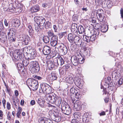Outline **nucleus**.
<instances>
[{"mask_svg": "<svg viewBox=\"0 0 123 123\" xmlns=\"http://www.w3.org/2000/svg\"><path fill=\"white\" fill-rule=\"evenodd\" d=\"M17 67L18 70L20 72H22L24 69V68L22 66V64L18 63L17 64Z\"/></svg>", "mask_w": 123, "mask_h": 123, "instance_id": "35", "label": "nucleus"}, {"mask_svg": "<svg viewBox=\"0 0 123 123\" xmlns=\"http://www.w3.org/2000/svg\"><path fill=\"white\" fill-rule=\"evenodd\" d=\"M22 61L23 65L25 67L27 66L29 63V61L25 59H24V58H23Z\"/></svg>", "mask_w": 123, "mask_h": 123, "instance_id": "38", "label": "nucleus"}, {"mask_svg": "<svg viewBox=\"0 0 123 123\" xmlns=\"http://www.w3.org/2000/svg\"><path fill=\"white\" fill-rule=\"evenodd\" d=\"M46 123H53L52 121L49 119L47 118Z\"/></svg>", "mask_w": 123, "mask_h": 123, "instance_id": "57", "label": "nucleus"}, {"mask_svg": "<svg viewBox=\"0 0 123 123\" xmlns=\"http://www.w3.org/2000/svg\"><path fill=\"white\" fill-rule=\"evenodd\" d=\"M29 33V34L30 36H32L33 34H34V31L33 30V28L31 29L29 31H28Z\"/></svg>", "mask_w": 123, "mask_h": 123, "instance_id": "51", "label": "nucleus"}, {"mask_svg": "<svg viewBox=\"0 0 123 123\" xmlns=\"http://www.w3.org/2000/svg\"><path fill=\"white\" fill-rule=\"evenodd\" d=\"M46 63L49 69H51L54 68V64L52 62V60H49L46 61Z\"/></svg>", "mask_w": 123, "mask_h": 123, "instance_id": "20", "label": "nucleus"}, {"mask_svg": "<svg viewBox=\"0 0 123 123\" xmlns=\"http://www.w3.org/2000/svg\"><path fill=\"white\" fill-rule=\"evenodd\" d=\"M10 106L11 105L10 103L9 102H7V108L8 110H9L10 109Z\"/></svg>", "mask_w": 123, "mask_h": 123, "instance_id": "61", "label": "nucleus"}, {"mask_svg": "<svg viewBox=\"0 0 123 123\" xmlns=\"http://www.w3.org/2000/svg\"><path fill=\"white\" fill-rule=\"evenodd\" d=\"M120 14L121 17L123 18V9L122 8L120 10Z\"/></svg>", "mask_w": 123, "mask_h": 123, "instance_id": "64", "label": "nucleus"}, {"mask_svg": "<svg viewBox=\"0 0 123 123\" xmlns=\"http://www.w3.org/2000/svg\"><path fill=\"white\" fill-rule=\"evenodd\" d=\"M83 38L84 40L86 41L87 43H89L91 41V40L90 39L91 38H90V36L85 35L83 36Z\"/></svg>", "mask_w": 123, "mask_h": 123, "instance_id": "41", "label": "nucleus"}, {"mask_svg": "<svg viewBox=\"0 0 123 123\" xmlns=\"http://www.w3.org/2000/svg\"><path fill=\"white\" fill-rule=\"evenodd\" d=\"M15 11L16 12H22V9L21 8L17 7V6L16 8H15Z\"/></svg>", "mask_w": 123, "mask_h": 123, "instance_id": "52", "label": "nucleus"}, {"mask_svg": "<svg viewBox=\"0 0 123 123\" xmlns=\"http://www.w3.org/2000/svg\"><path fill=\"white\" fill-rule=\"evenodd\" d=\"M34 19L36 23L40 26H43L45 22V18L42 17H36Z\"/></svg>", "mask_w": 123, "mask_h": 123, "instance_id": "7", "label": "nucleus"}, {"mask_svg": "<svg viewBox=\"0 0 123 123\" xmlns=\"http://www.w3.org/2000/svg\"><path fill=\"white\" fill-rule=\"evenodd\" d=\"M47 34L49 36V37L53 36L54 35V33L53 32V31L51 30H50L47 32Z\"/></svg>", "mask_w": 123, "mask_h": 123, "instance_id": "49", "label": "nucleus"}, {"mask_svg": "<svg viewBox=\"0 0 123 123\" xmlns=\"http://www.w3.org/2000/svg\"><path fill=\"white\" fill-rule=\"evenodd\" d=\"M12 24L13 26L16 27H18L20 25V23L19 20L16 19L13 21Z\"/></svg>", "mask_w": 123, "mask_h": 123, "instance_id": "30", "label": "nucleus"}, {"mask_svg": "<svg viewBox=\"0 0 123 123\" xmlns=\"http://www.w3.org/2000/svg\"><path fill=\"white\" fill-rule=\"evenodd\" d=\"M53 28L54 29L55 32H57L58 28L56 25H54L53 26Z\"/></svg>", "mask_w": 123, "mask_h": 123, "instance_id": "58", "label": "nucleus"}, {"mask_svg": "<svg viewBox=\"0 0 123 123\" xmlns=\"http://www.w3.org/2000/svg\"><path fill=\"white\" fill-rule=\"evenodd\" d=\"M77 58L78 63L82 64L84 62L85 59L81 55H77Z\"/></svg>", "mask_w": 123, "mask_h": 123, "instance_id": "33", "label": "nucleus"}, {"mask_svg": "<svg viewBox=\"0 0 123 123\" xmlns=\"http://www.w3.org/2000/svg\"><path fill=\"white\" fill-rule=\"evenodd\" d=\"M78 32L80 34H82L84 33L85 31L83 27L81 25H80L78 26Z\"/></svg>", "mask_w": 123, "mask_h": 123, "instance_id": "36", "label": "nucleus"}, {"mask_svg": "<svg viewBox=\"0 0 123 123\" xmlns=\"http://www.w3.org/2000/svg\"><path fill=\"white\" fill-rule=\"evenodd\" d=\"M65 80L66 82L71 85L70 86L73 85L74 80L72 77H68L65 79Z\"/></svg>", "mask_w": 123, "mask_h": 123, "instance_id": "23", "label": "nucleus"}, {"mask_svg": "<svg viewBox=\"0 0 123 123\" xmlns=\"http://www.w3.org/2000/svg\"><path fill=\"white\" fill-rule=\"evenodd\" d=\"M73 116L74 118H79L81 116V114L79 112H76L73 114Z\"/></svg>", "mask_w": 123, "mask_h": 123, "instance_id": "42", "label": "nucleus"}, {"mask_svg": "<svg viewBox=\"0 0 123 123\" xmlns=\"http://www.w3.org/2000/svg\"><path fill=\"white\" fill-rule=\"evenodd\" d=\"M73 85L70 86L68 85V88L70 89V92L72 94L71 97L72 96L73 98L77 99H79L80 98L81 95H80V91L79 89L77 88L75 89L73 86Z\"/></svg>", "mask_w": 123, "mask_h": 123, "instance_id": "2", "label": "nucleus"}, {"mask_svg": "<svg viewBox=\"0 0 123 123\" xmlns=\"http://www.w3.org/2000/svg\"><path fill=\"white\" fill-rule=\"evenodd\" d=\"M36 55L37 53L35 50L33 49L31 53L29 54L30 58H29L31 59H34L35 58Z\"/></svg>", "mask_w": 123, "mask_h": 123, "instance_id": "21", "label": "nucleus"}, {"mask_svg": "<svg viewBox=\"0 0 123 123\" xmlns=\"http://www.w3.org/2000/svg\"><path fill=\"white\" fill-rule=\"evenodd\" d=\"M78 120L75 119H73L72 121V123H78Z\"/></svg>", "mask_w": 123, "mask_h": 123, "instance_id": "63", "label": "nucleus"}, {"mask_svg": "<svg viewBox=\"0 0 123 123\" xmlns=\"http://www.w3.org/2000/svg\"><path fill=\"white\" fill-rule=\"evenodd\" d=\"M19 40L23 44L25 45L28 44L30 41V37L27 35H22L20 37Z\"/></svg>", "mask_w": 123, "mask_h": 123, "instance_id": "12", "label": "nucleus"}, {"mask_svg": "<svg viewBox=\"0 0 123 123\" xmlns=\"http://www.w3.org/2000/svg\"><path fill=\"white\" fill-rule=\"evenodd\" d=\"M35 25L36 30L38 34H39L40 32L41 31L43 28V27H42V26H40L37 23L35 24Z\"/></svg>", "mask_w": 123, "mask_h": 123, "instance_id": "27", "label": "nucleus"}, {"mask_svg": "<svg viewBox=\"0 0 123 123\" xmlns=\"http://www.w3.org/2000/svg\"><path fill=\"white\" fill-rule=\"evenodd\" d=\"M27 47V48L28 49V51L29 52V54H30V53H31V51H32V50L33 49H32V47L29 46Z\"/></svg>", "mask_w": 123, "mask_h": 123, "instance_id": "54", "label": "nucleus"}, {"mask_svg": "<svg viewBox=\"0 0 123 123\" xmlns=\"http://www.w3.org/2000/svg\"><path fill=\"white\" fill-rule=\"evenodd\" d=\"M15 32L13 31V29L12 28L8 30L7 32V35L8 37L10 36H15Z\"/></svg>", "mask_w": 123, "mask_h": 123, "instance_id": "26", "label": "nucleus"}, {"mask_svg": "<svg viewBox=\"0 0 123 123\" xmlns=\"http://www.w3.org/2000/svg\"><path fill=\"white\" fill-rule=\"evenodd\" d=\"M39 6L38 5H36L31 8V11L32 13L36 12L39 11Z\"/></svg>", "mask_w": 123, "mask_h": 123, "instance_id": "29", "label": "nucleus"}, {"mask_svg": "<svg viewBox=\"0 0 123 123\" xmlns=\"http://www.w3.org/2000/svg\"><path fill=\"white\" fill-rule=\"evenodd\" d=\"M47 118L46 117L41 118L39 120L40 123H46Z\"/></svg>", "mask_w": 123, "mask_h": 123, "instance_id": "43", "label": "nucleus"}, {"mask_svg": "<svg viewBox=\"0 0 123 123\" xmlns=\"http://www.w3.org/2000/svg\"><path fill=\"white\" fill-rule=\"evenodd\" d=\"M74 42L80 47H85L84 45H83V43L82 42L81 39L78 36H74Z\"/></svg>", "mask_w": 123, "mask_h": 123, "instance_id": "13", "label": "nucleus"}, {"mask_svg": "<svg viewBox=\"0 0 123 123\" xmlns=\"http://www.w3.org/2000/svg\"><path fill=\"white\" fill-rule=\"evenodd\" d=\"M58 41V37L57 36L54 35L52 36L50 39V44L53 47H55L56 45L58 46L57 45L59 44H57Z\"/></svg>", "mask_w": 123, "mask_h": 123, "instance_id": "14", "label": "nucleus"}, {"mask_svg": "<svg viewBox=\"0 0 123 123\" xmlns=\"http://www.w3.org/2000/svg\"><path fill=\"white\" fill-rule=\"evenodd\" d=\"M118 86H120L122 84H123V78H120L118 81Z\"/></svg>", "mask_w": 123, "mask_h": 123, "instance_id": "45", "label": "nucleus"}, {"mask_svg": "<svg viewBox=\"0 0 123 123\" xmlns=\"http://www.w3.org/2000/svg\"><path fill=\"white\" fill-rule=\"evenodd\" d=\"M4 28V27L2 22H0V30H2Z\"/></svg>", "mask_w": 123, "mask_h": 123, "instance_id": "56", "label": "nucleus"}, {"mask_svg": "<svg viewBox=\"0 0 123 123\" xmlns=\"http://www.w3.org/2000/svg\"><path fill=\"white\" fill-rule=\"evenodd\" d=\"M43 40L45 43H49L50 41L49 38L47 36H44L43 38Z\"/></svg>", "mask_w": 123, "mask_h": 123, "instance_id": "39", "label": "nucleus"}, {"mask_svg": "<svg viewBox=\"0 0 123 123\" xmlns=\"http://www.w3.org/2000/svg\"><path fill=\"white\" fill-rule=\"evenodd\" d=\"M22 111V109L21 107H19L18 109L17 112L16 114L18 118H21L20 114Z\"/></svg>", "mask_w": 123, "mask_h": 123, "instance_id": "37", "label": "nucleus"}, {"mask_svg": "<svg viewBox=\"0 0 123 123\" xmlns=\"http://www.w3.org/2000/svg\"><path fill=\"white\" fill-rule=\"evenodd\" d=\"M58 65H62L64 62V61L62 58L61 56L58 57Z\"/></svg>", "mask_w": 123, "mask_h": 123, "instance_id": "34", "label": "nucleus"}, {"mask_svg": "<svg viewBox=\"0 0 123 123\" xmlns=\"http://www.w3.org/2000/svg\"><path fill=\"white\" fill-rule=\"evenodd\" d=\"M52 112V111H50L49 112V116H51V117L53 119V120L57 122H59L61 120V117L60 116V115L58 113H56L55 112V114L53 113L51 114V113Z\"/></svg>", "mask_w": 123, "mask_h": 123, "instance_id": "8", "label": "nucleus"}, {"mask_svg": "<svg viewBox=\"0 0 123 123\" xmlns=\"http://www.w3.org/2000/svg\"><path fill=\"white\" fill-rule=\"evenodd\" d=\"M48 78L51 81L55 80L57 78V74L55 72H52L51 74L49 76Z\"/></svg>", "mask_w": 123, "mask_h": 123, "instance_id": "16", "label": "nucleus"}, {"mask_svg": "<svg viewBox=\"0 0 123 123\" xmlns=\"http://www.w3.org/2000/svg\"><path fill=\"white\" fill-rule=\"evenodd\" d=\"M108 26L106 25H102L101 26V31L103 33L106 32L108 29Z\"/></svg>", "mask_w": 123, "mask_h": 123, "instance_id": "25", "label": "nucleus"}, {"mask_svg": "<svg viewBox=\"0 0 123 123\" xmlns=\"http://www.w3.org/2000/svg\"><path fill=\"white\" fill-rule=\"evenodd\" d=\"M72 101L74 104V107L77 110L79 111L81 109L82 107H84V105L82 104V102L79 100H78L77 98H73L71 96Z\"/></svg>", "mask_w": 123, "mask_h": 123, "instance_id": "4", "label": "nucleus"}, {"mask_svg": "<svg viewBox=\"0 0 123 123\" xmlns=\"http://www.w3.org/2000/svg\"><path fill=\"white\" fill-rule=\"evenodd\" d=\"M70 65L68 64H66L62 68L65 70L66 71L70 67Z\"/></svg>", "mask_w": 123, "mask_h": 123, "instance_id": "48", "label": "nucleus"}, {"mask_svg": "<svg viewBox=\"0 0 123 123\" xmlns=\"http://www.w3.org/2000/svg\"><path fill=\"white\" fill-rule=\"evenodd\" d=\"M58 47L56 48L55 47V48L58 49L59 48L60 49L61 53L63 55H64L66 54L68 52V49L66 46L64 44L62 43L60 44L57 45Z\"/></svg>", "mask_w": 123, "mask_h": 123, "instance_id": "10", "label": "nucleus"}, {"mask_svg": "<svg viewBox=\"0 0 123 123\" xmlns=\"http://www.w3.org/2000/svg\"><path fill=\"white\" fill-rule=\"evenodd\" d=\"M60 72L62 74H64L65 72H66V71L64 70L62 68H61L59 70Z\"/></svg>", "mask_w": 123, "mask_h": 123, "instance_id": "55", "label": "nucleus"}, {"mask_svg": "<svg viewBox=\"0 0 123 123\" xmlns=\"http://www.w3.org/2000/svg\"><path fill=\"white\" fill-rule=\"evenodd\" d=\"M8 37V39L9 40L12 42L15 41L16 39L15 38L14 36H12Z\"/></svg>", "mask_w": 123, "mask_h": 123, "instance_id": "50", "label": "nucleus"}, {"mask_svg": "<svg viewBox=\"0 0 123 123\" xmlns=\"http://www.w3.org/2000/svg\"><path fill=\"white\" fill-rule=\"evenodd\" d=\"M15 8L14 7L13 4L12 3H11L8 6L7 11L13 12L15 11Z\"/></svg>", "mask_w": 123, "mask_h": 123, "instance_id": "22", "label": "nucleus"}, {"mask_svg": "<svg viewBox=\"0 0 123 123\" xmlns=\"http://www.w3.org/2000/svg\"><path fill=\"white\" fill-rule=\"evenodd\" d=\"M28 49L27 48V47H25L24 48L23 50V52L24 53H25L28 54H29V52L28 51Z\"/></svg>", "mask_w": 123, "mask_h": 123, "instance_id": "53", "label": "nucleus"}, {"mask_svg": "<svg viewBox=\"0 0 123 123\" xmlns=\"http://www.w3.org/2000/svg\"><path fill=\"white\" fill-rule=\"evenodd\" d=\"M44 102L45 101L44 100L41 99H38L37 101L38 103L39 104L40 106L42 108L44 107Z\"/></svg>", "mask_w": 123, "mask_h": 123, "instance_id": "32", "label": "nucleus"}, {"mask_svg": "<svg viewBox=\"0 0 123 123\" xmlns=\"http://www.w3.org/2000/svg\"><path fill=\"white\" fill-rule=\"evenodd\" d=\"M77 55L76 56L73 55L71 57V61L73 65L76 66L78 64Z\"/></svg>", "mask_w": 123, "mask_h": 123, "instance_id": "18", "label": "nucleus"}, {"mask_svg": "<svg viewBox=\"0 0 123 123\" xmlns=\"http://www.w3.org/2000/svg\"><path fill=\"white\" fill-rule=\"evenodd\" d=\"M74 35L71 33L69 34L68 36V38L70 42L71 43H73L74 41Z\"/></svg>", "mask_w": 123, "mask_h": 123, "instance_id": "31", "label": "nucleus"}, {"mask_svg": "<svg viewBox=\"0 0 123 123\" xmlns=\"http://www.w3.org/2000/svg\"><path fill=\"white\" fill-rule=\"evenodd\" d=\"M46 97V100L51 103H54L56 96L54 93L51 94L50 95L47 94Z\"/></svg>", "mask_w": 123, "mask_h": 123, "instance_id": "9", "label": "nucleus"}, {"mask_svg": "<svg viewBox=\"0 0 123 123\" xmlns=\"http://www.w3.org/2000/svg\"><path fill=\"white\" fill-rule=\"evenodd\" d=\"M51 52V48L48 46H44L43 49V52L45 55L49 54Z\"/></svg>", "mask_w": 123, "mask_h": 123, "instance_id": "15", "label": "nucleus"}, {"mask_svg": "<svg viewBox=\"0 0 123 123\" xmlns=\"http://www.w3.org/2000/svg\"><path fill=\"white\" fill-rule=\"evenodd\" d=\"M29 69L33 74L38 72L40 69V67L38 63L36 62H31L30 65Z\"/></svg>", "mask_w": 123, "mask_h": 123, "instance_id": "3", "label": "nucleus"}, {"mask_svg": "<svg viewBox=\"0 0 123 123\" xmlns=\"http://www.w3.org/2000/svg\"><path fill=\"white\" fill-rule=\"evenodd\" d=\"M61 101V98L56 96L55 99L54 103L56 105L59 106L60 105Z\"/></svg>", "mask_w": 123, "mask_h": 123, "instance_id": "24", "label": "nucleus"}, {"mask_svg": "<svg viewBox=\"0 0 123 123\" xmlns=\"http://www.w3.org/2000/svg\"><path fill=\"white\" fill-rule=\"evenodd\" d=\"M30 104L32 105H35V102L34 100H32L30 102Z\"/></svg>", "mask_w": 123, "mask_h": 123, "instance_id": "62", "label": "nucleus"}, {"mask_svg": "<svg viewBox=\"0 0 123 123\" xmlns=\"http://www.w3.org/2000/svg\"><path fill=\"white\" fill-rule=\"evenodd\" d=\"M104 12L102 9H98L97 12V16L98 20L101 22L103 21L105 16Z\"/></svg>", "mask_w": 123, "mask_h": 123, "instance_id": "11", "label": "nucleus"}, {"mask_svg": "<svg viewBox=\"0 0 123 123\" xmlns=\"http://www.w3.org/2000/svg\"><path fill=\"white\" fill-rule=\"evenodd\" d=\"M58 57L55 58L53 60V62L56 66H58Z\"/></svg>", "mask_w": 123, "mask_h": 123, "instance_id": "46", "label": "nucleus"}, {"mask_svg": "<svg viewBox=\"0 0 123 123\" xmlns=\"http://www.w3.org/2000/svg\"><path fill=\"white\" fill-rule=\"evenodd\" d=\"M11 114H10V112H8V113L7 114V117L8 119L9 120H10L11 119Z\"/></svg>", "mask_w": 123, "mask_h": 123, "instance_id": "60", "label": "nucleus"}, {"mask_svg": "<svg viewBox=\"0 0 123 123\" xmlns=\"http://www.w3.org/2000/svg\"><path fill=\"white\" fill-rule=\"evenodd\" d=\"M121 66L120 64L118 65V66L116 67V70H117V72H116V73L117 74V76L116 75V78H117V77L119 78L121 77L120 73L121 69Z\"/></svg>", "mask_w": 123, "mask_h": 123, "instance_id": "19", "label": "nucleus"}, {"mask_svg": "<svg viewBox=\"0 0 123 123\" xmlns=\"http://www.w3.org/2000/svg\"><path fill=\"white\" fill-rule=\"evenodd\" d=\"M49 87V85L45 83H43L41 84V90L40 89L39 92L42 93L43 92V93L45 92V90L47 89L48 87Z\"/></svg>", "mask_w": 123, "mask_h": 123, "instance_id": "17", "label": "nucleus"}, {"mask_svg": "<svg viewBox=\"0 0 123 123\" xmlns=\"http://www.w3.org/2000/svg\"><path fill=\"white\" fill-rule=\"evenodd\" d=\"M51 26V24L49 22H46L45 25V27L46 29H48Z\"/></svg>", "mask_w": 123, "mask_h": 123, "instance_id": "44", "label": "nucleus"}, {"mask_svg": "<svg viewBox=\"0 0 123 123\" xmlns=\"http://www.w3.org/2000/svg\"><path fill=\"white\" fill-rule=\"evenodd\" d=\"M77 25L76 23L72 24L71 27V31L73 32H76L77 30Z\"/></svg>", "mask_w": 123, "mask_h": 123, "instance_id": "28", "label": "nucleus"}, {"mask_svg": "<svg viewBox=\"0 0 123 123\" xmlns=\"http://www.w3.org/2000/svg\"><path fill=\"white\" fill-rule=\"evenodd\" d=\"M13 57L17 60H22L24 58V56L19 50H15L13 54Z\"/></svg>", "mask_w": 123, "mask_h": 123, "instance_id": "6", "label": "nucleus"}, {"mask_svg": "<svg viewBox=\"0 0 123 123\" xmlns=\"http://www.w3.org/2000/svg\"><path fill=\"white\" fill-rule=\"evenodd\" d=\"M90 38H91L90 39L91 40L90 41L92 42H93L95 41V40L97 38V37L95 35H92V36H90Z\"/></svg>", "mask_w": 123, "mask_h": 123, "instance_id": "47", "label": "nucleus"}, {"mask_svg": "<svg viewBox=\"0 0 123 123\" xmlns=\"http://www.w3.org/2000/svg\"><path fill=\"white\" fill-rule=\"evenodd\" d=\"M78 17L77 16L74 15L73 16V19L74 21H76L77 20Z\"/></svg>", "mask_w": 123, "mask_h": 123, "instance_id": "59", "label": "nucleus"}, {"mask_svg": "<svg viewBox=\"0 0 123 123\" xmlns=\"http://www.w3.org/2000/svg\"><path fill=\"white\" fill-rule=\"evenodd\" d=\"M51 92V87L49 85V87H48L47 89L45 90V92H44L43 93L45 94H49Z\"/></svg>", "mask_w": 123, "mask_h": 123, "instance_id": "40", "label": "nucleus"}, {"mask_svg": "<svg viewBox=\"0 0 123 123\" xmlns=\"http://www.w3.org/2000/svg\"><path fill=\"white\" fill-rule=\"evenodd\" d=\"M27 84L29 88L33 91L37 90L38 86V82L31 79L27 80Z\"/></svg>", "mask_w": 123, "mask_h": 123, "instance_id": "1", "label": "nucleus"}, {"mask_svg": "<svg viewBox=\"0 0 123 123\" xmlns=\"http://www.w3.org/2000/svg\"><path fill=\"white\" fill-rule=\"evenodd\" d=\"M61 110L63 113L67 115H69L71 112V109L70 107L66 103L62 104Z\"/></svg>", "mask_w": 123, "mask_h": 123, "instance_id": "5", "label": "nucleus"}]
</instances>
